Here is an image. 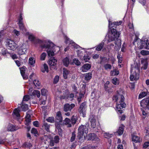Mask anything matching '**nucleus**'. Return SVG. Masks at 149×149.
I'll return each mask as SVG.
<instances>
[{
	"label": "nucleus",
	"instance_id": "obj_48",
	"mask_svg": "<svg viewBox=\"0 0 149 149\" xmlns=\"http://www.w3.org/2000/svg\"><path fill=\"white\" fill-rule=\"evenodd\" d=\"M46 56V54L45 53H42L40 56V59L41 60H45Z\"/></svg>",
	"mask_w": 149,
	"mask_h": 149
},
{
	"label": "nucleus",
	"instance_id": "obj_45",
	"mask_svg": "<svg viewBox=\"0 0 149 149\" xmlns=\"http://www.w3.org/2000/svg\"><path fill=\"white\" fill-rule=\"evenodd\" d=\"M59 79V76L58 75L56 76L54 79L53 83L54 84H56L58 81Z\"/></svg>",
	"mask_w": 149,
	"mask_h": 149
},
{
	"label": "nucleus",
	"instance_id": "obj_29",
	"mask_svg": "<svg viewBox=\"0 0 149 149\" xmlns=\"http://www.w3.org/2000/svg\"><path fill=\"white\" fill-rule=\"evenodd\" d=\"M64 65L66 66H67L69 64V61L67 57H66L63 60Z\"/></svg>",
	"mask_w": 149,
	"mask_h": 149
},
{
	"label": "nucleus",
	"instance_id": "obj_57",
	"mask_svg": "<svg viewBox=\"0 0 149 149\" xmlns=\"http://www.w3.org/2000/svg\"><path fill=\"white\" fill-rule=\"evenodd\" d=\"M25 120L26 121L25 124L27 125H28L31 122V119L30 118H26Z\"/></svg>",
	"mask_w": 149,
	"mask_h": 149
},
{
	"label": "nucleus",
	"instance_id": "obj_54",
	"mask_svg": "<svg viewBox=\"0 0 149 149\" xmlns=\"http://www.w3.org/2000/svg\"><path fill=\"white\" fill-rule=\"evenodd\" d=\"M59 121H56L55 123V126L57 129H60V123Z\"/></svg>",
	"mask_w": 149,
	"mask_h": 149
},
{
	"label": "nucleus",
	"instance_id": "obj_18",
	"mask_svg": "<svg viewBox=\"0 0 149 149\" xmlns=\"http://www.w3.org/2000/svg\"><path fill=\"white\" fill-rule=\"evenodd\" d=\"M91 65L88 63L84 65L81 68V70L83 72H86L91 68Z\"/></svg>",
	"mask_w": 149,
	"mask_h": 149
},
{
	"label": "nucleus",
	"instance_id": "obj_60",
	"mask_svg": "<svg viewBox=\"0 0 149 149\" xmlns=\"http://www.w3.org/2000/svg\"><path fill=\"white\" fill-rule=\"evenodd\" d=\"M33 125L36 127H38L39 125V122L37 121H34L33 122Z\"/></svg>",
	"mask_w": 149,
	"mask_h": 149
},
{
	"label": "nucleus",
	"instance_id": "obj_39",
	"mask_svg": "<svg viewBox=\"0 0 149 149\" xmlns=\"http://www.w3.org/2000/svg\"><path fill=\"white\" fill-rule=\"evenodd\" d=\"M21 108L23 111H25L28 109V107L27 104L22 105L21 106Z\"/></svg>",
	"mask_w": 149,
	"mask_h": 149
},
{
	"label": "nucleus",
	"instance_id": "obj_23",
	"mask_svg": "<svg viewBox=\"0 0 149 149\" xmlns=\"http://www.w3.org/2000/svg\"><path fill=\"white\" fill-rule=\"evenodd\" d=\"M124 127V126L123 125H121L119 127V129L116 132L118 133L119 135H122L123 133Z\"/></svg>",
	"mask_w": 149,
	"mask_h": 149
},
{
	"label": "nucleus",
	"instance_id": "obj_7",
	"mask_svg": "<svg viewBox=\"0 0 149 149\" xmlns=\"http://www.w3.org/2000/svg\"><path fill=\"white\" fill-rule=\"evenodd\" d=\"M140 104L141 107L149 110V98L143 99L141 101Z\"/></svg>",
	"mask_w": 149,
	"mask_h": 149
},
{
	"label": "nucleus",
	"instance_id": "obj_46",
	"mask_svg": "<svg viewBox=\"0 0 149 149\" xmlns=\"http://www.w3.org/2000/svg\"><path fill=\"white\" fill-rule=\"evenodd\" d=\"M43 67L45 70L42 71L44 72L45 71L48 72V66L46 64H44L43 65Z\"/></svg>",
	"mask_w": 149,
	"mask_h": 149
},
{
	"label": "nucleus",
	"instance_id": "obj_47",
	"mask_svg": "<svg viewBox=\"0 0 149 149\" xmlns=\"http://www.w3.org/2000/svg\"><path fill=\"white\" fill-rule=\"evenodd\" d=\"M122 23V21L120 20V21H118L114 22L113 23V24L114 25L119 26V25L121 24Z\"/></svg>",
	"mask_w": 149,
	"mask_h": 149
},
{
	"label": "nucleus",
	"instance_id": "obj_55",
	"mask_svg": "<svg viewBox=\"0 0 149 149\" xmlns=\"http://www.w3.org/2000/svg\"><path fill=\"white\" fill-rule=\"evenodd\" d=\"M30 99V97L28 95H25L23 98V100L24 101H28Z\"/></svg>",
	"mask_w": 149,
	"mask_h": 149
},
{
	"label": "nucleus",
	"instance_id": "obj_14",
	"mask_svg": "<svg viewBox=\"0 0 149 149\" xmlns=\"http://www.w3.org/2000/svg\"><path fill=\"white\" fill-rule=\"evenodd\" d=\"M74 106L75 105L73 104H66L64 106L63 110L65 111H70Z\"/></svg>",
	"mask_w": 149,
	"mask_h": 149
},
{
	"label": "nucleus",
	"instance_id": "obj_10",
	"mask_svg": "<svg viewBox=\"0 0 149 149\" xmlns=\"http://www.w3.org/2000/svg\"><path fill=\"white\" fill-rule=\"evenodd\" d=\"M86 102L82 103L80 105V107L78 110V111L80 113H82L83 115L85 114L86 110Z\"/></svg>",
	"mask_w": 149,
	"mask_h": 149
},
{
	"label": "nucleus",
	"instance_id": "obj_38",
	"mask_svg": "<svg viewBox=\"0 0 149 149\" xmlns=\"http://www.w3.org/2000/svg\"><path fill=\"white\" fill-rule=\"evenodd\" d=\"M140 53L143 55H147L149 54V51L142 50L141 51Z\"/></svg>",
	"mask_w": 149,
	"mask_h": 149
},
{
	"label": "nucleus",
	"instance_id": "obj_25",
	"mask_svg": "<svg viewBox=\"0 0 149 149\" xmlns=\"http://www.w3.org/2000/svg\"><path fill=\"white\" fill-rule=\"evenodd\" d=\"M29 63L33 66H34V64L35 63V58L33 57H30L29 59Z\"/></svg>",
	"mask_w": 149,
	"mask_h": 149
},
{
	"label": "nucleus",
	"instance_id": "obj_2",
	"mask_svg": "<svg viewBox=\"0 0 149 149\" xmlns=\"http://www.w3.org/2000/svg\"><path fill=\"white\" fill-rule=\"evenodd\" d=\"M120 97L119 98L120 101L117 104L116 107V109L117 112L118 113H123L122 109L125 108L126 107V104L124 102L125 98L122 94L120 95Z\"/></svg>",
	"mask_w": 149,
	"mask_h": 149
},
{
	"label": "nucleus",
	"instance_id": "obj_19",
	"mask_svg": "<svg viewBox=\"0 0 149 149\" xmlns=\"http://www.w3.org/2000/svg\"><path fill=\"white\" fill-rule=\"evenodd\" d=\"M63 123L67 125L68 127H71L72 126V123L71 120L68 118H66L63 121Z\"/></svg>",
	"mask_w": 149,
	"mask_h": 149
},
{
	"label": "nucleus",
	"instance_id": "obj_8",
	"mask_svg": "<svg viewBox=\"0 0 149 149\" xmlns=\"http://www.w3.org/2000/svg\"><path fill=\"white\" fill-rule=\"evenodd\" d=\"M18 51V53L20 55H22L25 53L27 49L25 45L22 44L20 46H18L17 47Z\"/></svg>",
	"mask_w": 149,
	"mask_h": 149
},
{
	"label": "nucleus",
	"instance_id": "obj_17",
	"mask_svg": "<svg viewBox=\"0 0 149 149\" xmlns=\"http://www.w3.org/2000/svg\"><path fill=\"white\" fill-rule=\"evenodd\" d=\"M132 141L136 143L140 142L142 140V139L140 137L134 134L132 135Z\"/></svg>",
	"mask_w": 149,
	"mask_h": 149
},
{
	"label": "nucleus",
	"instance_id": "obj_6",
	"mask_svg": "<svg viewBox=\"0 0 149 149\" xmlns=\"http://www.w3.org/2000/svg\"><path fill=\"white\" fill-rule=\"evenodd\" d=\"M6 45L8 47V49L10 50H14L17 47V45L12 40H8L6 42Z\"/></svg>",
	"mask_w": 149,
	"mask_h": 149
},
{
	"label": "nucleus",
	"instance_id": "obj_15",
	"mask_svg": "<svg viewBox=\"0 0 149 149\" xmlns=\"http://www.w3.org/2000/svg\"><path fill=\"white\" fill-rule=\"evenodd\" d=\"M90 119L91 123V126L93 128H95L96 126L97 121L96 118L93 116H91Z\"/></svg>",
	"mask_w": 149,
	"mask_h": 149
},
{
	"label": "nucleus",
	"instance_id": "obj_27",
	"mask_svg": "<svg viewBox=\"0 0 149 149\" xmlns=\"http://www.w3.org/2000/svg\"><path fill=\"white\" fill-rule=\"evenodd\" d=\"M50 126L47 123H45L42 126V127L45 129L47 131H49Z\"/></svg>",
	"mask_w": 149,
	"mask_h": 149
},
{
	"label": "nucleus",
	"instance_id": "obj_62",
	"mask_svg": "<svg viewBox=\"0 0 149 149\" xmlns=\"http://www.w3.org/2000/svg\"><path fill=\"white\" fill-rule=\"evenodd\" d=\"M149 145V142H146L143 145V148H146Z\"/></svg>",
	"mask_w": 149,
	"mask_h": 149
},
{
	"label": "nucleus",
	"instance_id": "obj_52",
	"mask_svg": "<svg viewBox=\"0 0 149 149\" xmlns=\"http://www.w3.org/2000/svg\"><path fill=\"white\" fill-rule=\"evenodd\" d=\"M59 137L58 136H56L54 137V141L55 143H57L59 142Z\"/></svg>",
	"mask_w": 149,
	"mask_h": 149
},
{
	"label": "nucleus",
	"instance_id": "obj_63",
	"mask_svg": "<svg viewBox=\"0 0 149 149\" xmlns=\"http://www.w3.org/2000/svg\"><path fill=\"white\" fill-rule=\"evenodd\" d=\"M139 2L143 6H144L146 3V0H139Z\"/></svg>",
	"mask_w": 149,
	"mask_h": 149
},
{
	"label": "nucleus",
	"instance_id": "obj_1",
	"mask_svg": "<svg viewBox=\"0 0 149 149\" xmlns=\"http://www.w3.org/2000/svg\"><path fill=\"white\" fill-rule=\"evenodd\" d=\"M54 44L53 43H49L47 45H44L42 46L43 49L45 48V51L47 52L49 56H52L54 55V52L56 50L59 51L60 50L59 47L56 46H53Z\"/></svg>",
	"mask_w": 149,
	"mask_h": 149
},
{
	"label": "nucleus",
	"instance_id": "obj_11",
	"mask_svg": "<svg viewBox=\"0 0 149 149\" xmlns=\"http://www.w3.org/2000/svg\"><path fill=\"white\" fill-rule=\"evenodd\" d=\"M86 137L88 140H89L98 141L100 140L97 137L96 135L94 133L90 134L88 135H86Z\"/></svg>",
	"mask_w": 149,
	"mask_h": 149
},
{
	"label": "nucleus",
	"instance_id": "obj_5",
	"mask_svg": "<svg viewBox=\"0 0 149 149\" xmlns=\"http://www.w3.org/2000/svg\"><path fill=\"white\" fill-rule=\"evenodd\" d=\"M140 43H137L138 47L140 49L143 48L149 49V40L146 39L144 41H141L140 40Z\"/></svg>",
	"mask_w": 149,
	"mask_h": 149
},
{
	"label": "nucleus",
	"instance_id": "obj_31",
	"mask_svg": "<svg viewBox=\"0 0 149 149\" xmlns=\"http://www.w3.org/2000/svg\"><path fill=\"white\" fill-rule=\"evenodd\" d=\"M32 94L33 95H36L38 97H39L40 95V91L36 90H34L32 93Z\"/></svg>",
	"mask_w": 149,
	"mask_h": 149
},
{
	"label": "nucleus",
	"instance_id": "obj_58",
	"mask_svg": "<svg viewBox=\"0 0 149 149\" xmlns=\"http://www.w3.org/2000/svg\"><path fill=\"white\" fill-rule=\"evenodd\" d=\"M89 59L88 56H85L83 57V59L85 62L88 61L89 60Z\"/></svg>",
	"mask_w": 149,
	"mask_h": 149
},
{
	"label": "nucleus",
	"instance_id": "obj_20",
	"mask_svg": "<svg viewBox=\"0 0 149 149\" xmlns=\"http://www.w3.org/2000/svg\"><path fill=\"white\" fill-rule=\"evenodd\" d=\"M63 118L62 116L61 113L60 111H58L56 113V120L58 121L59 122H62Z\"/></svg>",
	"mask_w": 149,
	"mask_h": 149
},
{
	"label": "nucleus",
	"instance_id": "obj_51",
	"mask_svg": "<svg viewBox=\"0 0 149 149\" xmlns=\"http://www.w3.org/2000/svg\"><path fill=\"white\" fill-rule=\"evenodd\" d=\"M1 53L3 55H5L6 54L8 53V52L6 51V49L4 48H3L2 49Z\"/></svg>",
	"mask_w": 149,
	"mask_h": 149
},
{
	"label": "nucleus",
	"instance_id": "obj_64",
	"mask_svg": "<svg viewBox=\"0 0 149 149\" xmlns=\"http://www.w3.org/2000/svg\"><path fill=\"white\" fill-rule=\"evenodd\" d=\"M57 129L58 130V132L59 135L60 136H62L63 132L61 128L60 129Z\"/></svg>",
	"mask_w": 149,
	"mask_h": 149
},
{
	"label": "nucleus",
	"instance_id": "obj_33",
	"mask_svg": "<svg viewBox=\"0 0 149 149\" xmlns=\"http://www.w3.org/2000/svg\"><path fill=\"white\" fill-rule=\"evenodd\" d=\"M147 95V93L146 92H143L141 93L139 95V98H142L145 97Z\"/></svg>",
	"mask_w": 149,
	"mask_h": 149
},
{
	"label": "nucleus",
	"instance_id": "obj_12",
	"mask_svg": "<svg viewBox=\"0 0 149 149\" xmlns=\"http://www.w3.org/2000/svg\"><path fill=\"white\" fill-rule=\"evenodd\" d=\"M65 42L66 44L69 45H71L74 47L76 48H78L79 46L77 44H76L72 40H70L69 38L67 37H65Z\"/></svg>",
	"mask_w": 149,
	"mask_h": 149
},
{
	"label": "nucleus",
	"instance_id": "obj_50",
	"mask_svg": "<svg viewBox=\"0 0 149 149\" xmlns=\"http://www.w3.org/2000/svg\"><path fill=\"white\" fill-rule=\"evenodd\" d=\"M76 135L74 132H73L72 133V137L70 139V141L72 142L74 141L75 139Z\"/></svg>",
	"mask_w": 149,
	"mask_h": 149
},
{
	"label": "nucleus",
	"instance_id": "obj_56",
	"mask_svg": "<svg viewBox=\"0 0 149 149\" xmlns=\"http://www.w3.org/2000/svg\"><path fill=\"white\" fill-rule=\"evenodd\" d=\"M20 71L21 74H23L25 73V69L24 68L22 67L20 68Z\"/></svg>",
	"mask_w": 149,
	"mask_h": 149
},
{
	"label": "nucleus",
	"instance_id": "obj_28",
	"mask_svg": "<svg viewBox=\"0 0 149 149\" xmlns=\"http://www.w3.org/2000/svg\"><path fill=\"white\" fill-rule=\"evenodd\" d=\"M104 45V43L103 42H102L100 43L96 47V49L97 51H100L102 48L103 45Z\"/></svg>",
	"mask_w": 149,
	"mask_h": 149
},
{
	"label": "nucleus",
	"instance_id": "obj_49",
	"mask_svg": "<svg viewBox=\"0 0 149 149\" xmlns=\"http://www.w3.org/2000/svg\"><path fill=\"white\" fill-rule=\"evenodd\" d=\"M104 67L105 69H110L111 68V65L109 64H106L104 65Z\"/></svg>",
	"mask_w": 149,
	"mask_h": 149
},
{
	"label": "nucleus",
	"instance_id": "obj_30",
	"mask_svg": "<svg viewBox=\"0 0 149 149\" xmlns=\"http://www.w3.org/2000/svg\"><path fill=\"white\" fill-rule=\"evenodd\" d=\"M137 75H130V79L131 81H134L138 79L139 77L137 76Z\"/></svg>",
	"mask_w": 149,
	"mask_h": 149
},
{
	"label": "nucleus",
	"instance_id": "obj_41",
	"mask_svg": "<svg viewBox=\"0 0 149 149\" xmlns=\"http://www.w3.org/2000/svg\"><path fill=\"white\" fill-rule=\"evenodd\" d=\"M33 83L36 86H40V83L38 80L35 79L33 81Z\"/></svg>",
	"mask_w": 149,
	"mask_h": 149
},
{
	"label": "nucleus",
	"instance_id": "obj_40",
	"mask_svg": "<svg viewBox=\"0 0 149 149\" xmlns=\"http://www.w3.org/2000/svg\"><path fill=\"white\" fill-rule=\"evenodd\" d=\"M13 112L15 114L17 117H19L20 116V114L19 113V111L17 109H15L13 111Z\"/></svg>",
	"mask_w": 149,
	"mask_h": 149
},
{
	"label": "nucleus",
	"instance_id": "obj_16",
	"mask_svg": "<svg viewBox=\"0 0 149 149\" xmlns=\"http://www.w3.org/2000/svg\"><path fill=\"white\" fill-rule=\"evenodd\" d=\"M22 18L21 14L20 15V16L19 19V27L20 29L22 30L23 32L26 31V29L24 27V26L22 23Z\"/></svg>",
	"mask_w": 149,
	"mask_h": 149
},
{
	"label": "nucleus",
	"instance_id": "obj_42",
	"mask_svg": "<svg viewBox=\"0 0 149 149\" xmlns=\"http://www.w3.org/2000/svg\"><path fill=\"white\" fill-rule=\"evenodd\" d=\"M31 133H33L35 136H36V134H38V132L37 130L34 128H33L31 130Z\"/></svg>",
	"mask_w": 149,
	"mask_h": 149
},
{
	"label": "nucleus",
	"instance_id": "obj_9",
	"mask_svg": "<svg viewBox=\"0 0 149 149\" xmlns=\"http://www.w3.org/2000/svg\"><path fill=\"white\" fill-rule=\"evenodd\" d=\"M134 67L132 68L131 70V74H138L139 73V70L137 63H134Z\"/></svg>",
	"mask_w": 149,
	"mask_h": 149
},
{
	"label": "nucleus",
	"instance_id": "obj_24",
	"mask_svg": "<svg viewBox=\"0 0 149 149\" xmlns=\"http://www.w3.org/2000/svg\"><path fill=\"white\" fill-rule=\"evenodd\" d=\"M7 130L8 131H12L16 130L17 129L13 125L9 124L7 127Z\"/></svg>",
	"mask_w": 149,
	"mask_h": 149
},
{
	"label": "nucleus",
	"instance_id": "obj_26",
	"mask_svg": "<svg viewBox=\"0 0 149 149\" xmlns=\"http://www.w3.org/2000/svg\"><path fill=\"white\" fill-rule=\"evenodd\" d=\"M109 84V81H107L105 83L104 85V88L105 89V90L109 93L111 92V91H110L109 88L108 86V85Z\"/></svg>",
	"mask_w": 149,
	"mask_h": 149
},
{
	"label": "nucleus",
	"instance_id": "obj_13",
	"mask_svg": "<svg viewBox=\"0 0 149 149\" xmlns=\"http://www.w3.org/2000/svg\"><path fill=\"white\" fill-rule=\"evenodd\" d=\"M57 60L55 59L54 58H51L49 61L48 62L49 64L51 67H54L53 68L55 69L56 68V64Z\"/></svg>",
	"mask_w": 149,
	"mask_h": 149
},
{
	"label": "nucleus",
	"instance_id": "obj_3",
	"mask_svg": "<svg viewBox=\"0 0 149 149\" xmlns=\"http://www.w3.org/2000/svg\"><path fill=\"white\" fill-rule=\"evenodd\" d=\"M89 126V125L88 124L86 125H81L79 127L77 135L79 139H80L85 134L86 135L88 132Z\"/></svg>",
	"mask_w": 149,
	"mask_h": 149
},
{
	"label": "nucleus",
	"instance_id": "obj_36",
	"mask_svg": "<svg viewBox=\"0 0 149 149\" xmlns=\"http://www.w3.org/2000/svg\"><path fill=\"white\" fill-rule=\"evenodd\" d=\"M62 72L63 74H71L70 72L65 68H63V69L62 70Z\"/></svg>",
	"mask_w": 149,
	"mask_h": 149
},
{
	"label": "nucleus",
	"instance_id": "obj_53",
	"mask_svg": "<svg viewBox=\"0 0 149 149\" xmlns=\"http://www.w3.org/2000/svg\"><path fill=\"white\" fill-rule=\"evenodd\" d=\"M41 92L42 95H45L47 92V91L45 89H42L41 90Z\"/></svg>",
	"mask_w": 149,
	"mask_h": 149
},
{
	"label": "nucleus",
	"instance_id": "obj_61",
	"mask_svg": "<svg viewBox=\"0 0 149 149\" xmlns=\"http://www.w3.org/2000/svg\"><path fill=\"white\" fill-rule=\"evenodd\" d=\"M91 78V76L90 75H86L85 77V79L86 80H90Z\"/></svg>",
	"mask_w": 149,
	"mask_h": 149
},
{
	"label": "nucleus",
	"instance_id": "obj_59",
	"mask_svg": "<svg viewBox=\"0 0 149 149\" xmlns=\"http://www.w3.org/2000/svg\"><path fill=\"white\" fill-rule=\"evenodd\" d=\"M93 147L91 146H85L82 148L81 149H92Z\"/></svg>",
	"mask_w": 149,
	"mask_h": 149
},
{
	"label": "nucleus",
	"instance_id": "obj_37",
	"mask_svg": "<svg viewBox=\"0 0 149 149\" xmlns=\"http://www.w3.org/2000/svg\"><path fill=\"white\" fill-rule=\"evenodd\" d=\"M84 97V95L83 94H79L77 97V101L79 103L81 102V99L83 98Z\"/></svg>",
	"mask_w": 149,
	"mask_h": 149
},
{
	"label": "nucleus",
	"instance_id": "obj_22",
	"mask_svg": "<svg viewBox=\"0 0 149 149\" xmlns=\"http://www.w3.org/2000/svg\"><path fill=\"white\" fill-rule=\"evenodd\" d=\"M26 35H28V39L31 41L34 42L35 40H36L35 36L32 34L30 33L29 32H26Z\"/></svg>",
	"mask_w": 149,
	"mask_h": 149
},
{
	"label": "nucleus",
	"instance_id": "obj_35",
	"mask_svg": "<svg viewBox=\"0 0 149 149\" xmlns=\"http://www.w3.org/2000/svg\"><path fill=\"white\" fill-rule=\"evenodd\" d=\"M113 134H110L107 133H104V137L106 138H109L111 137Z\"/></svg>",
	"mask_w": 149,
	"mask_h": 149
},
{
	"label": "nucleus",
	"instance_id": "obj_4",
	"mask_svg": "<svg viewBox=\"0 0 149 149\" xmlns=\"http://www.w3.org/2000/svg\"><path fill=\"white\" fill-rule=\"evenodd\" d=\"M120 34L116 29H112L111 30V32L108 35L109 39L108 41L109 42L118 39L119 36Z\"/></svg>",
	"mask_w": 149,
	"mask_h": 149
},
{
	"label": "nucleus",
	"instance_id": "obj_44",
	"mask_svg": "<svg viewBox=\"0 0 149 149\" xmlns=\"http://www.w3.org/2000/svg\"><path fill=\"white\" fill-rule=\"evenodd\" d=\"M73 62L76 65H79L80 64V62L79 61L78 59L76 58H75L73 59Z\"/></svg>",
	"mask_w": 149,
	"mask_h": 149
},
{
	"label": "nucleus",
	"instance_id": "obj_32",
	"mask_svg": "<svg viewBox=\"0 0 149 149\" xmlns=\"http://www.w3.org/2000/svg\"><path fill=\"white\" fill-rule=\"evenodd\" d=\"M77 119L76 116H73L71 120V121L72 124L74 125L75 124L77 121Z\"/></svg>",
	"mask_w": 149,
	"mask_h": 149
},
{
	"label": "nucleus",
	"instance_id": "obj_34",
	"mask_svg": "<svg viewBox=\"0 0 149 149\" xmlns=\"http://www.w3.org/2000/svg\"><path fill=\"white\" fill-rule=\"evenodd\" d=\"M46 120L49 122L53 123L54 121V118L53 117H50L46 119Z\"/></svg>",
	"mask_w": 149,
	"mask_h": 149
},
{
	"label": "nucleus",
	"instance_id": "obj_43",
	"mask_svg": "<svg viewBox=\"0 0 149 149\" xmlns=\"http://www.w3.org/2000/svg\"><path fill=\"white\" fill-rule=\"evenodd\" d=\"M112 83L115 85H117L118 84V80L116 78H113L112 79Z\"/></svg>",
	"mask_w": 149,
	"mask_h": 149
},
{
	"label": "nucleus",
	"instance_id": "obj_21",
	"mask_svg": "<svg viewBox=\"0 0 149 149\" xmlns=\"http://www.w3.org/2000/svg\"><path fill=\"white\" fill-rule=\"evenodd\" d=\"M141 62L142 65L141 68L144 70L146 69L147 68L148 66V63L147 60L144 59H142Z\"/></svg>",
	"mask_w": 149,
	"mask_h": 149
}]
</instances>
